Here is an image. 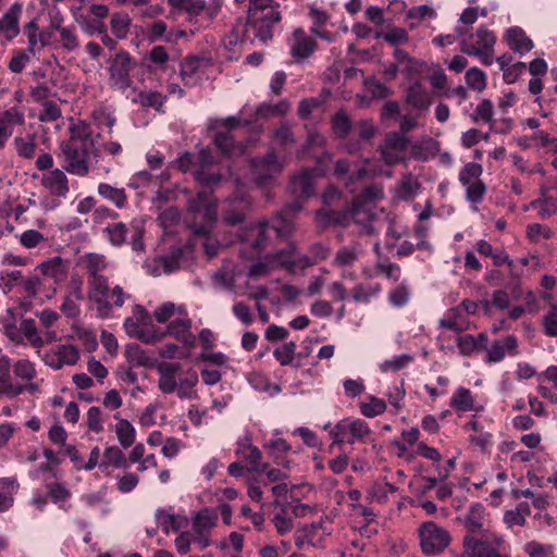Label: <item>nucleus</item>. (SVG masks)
Wrapping results in <instances>:
<instances>
[{
  "instance_id": "obj_52",
  "label": "nucleus",
  "mask_w": 557,
  "mask_h": 557,
  "mask_svg": "<svg viewBox=\"0 0 557 557\" xmlns=\"http://www.w3.org/2000/svg\"><path fill=\"white\" fill-rule=\"evenodd\" d=\"M148 60L157 70L166 71L172 58L165 47L154 46L148 54Z\"/></svg>"
},
{
  "instance_id": "obj_62",
  "label": "nucleus",
  "mask_w": 557,
  "mask_h": 557,
  "mask_svg": "<svg viewBox=\"0 0 557 557\" xmlns=\"http://www.w3.org/2000/svg\"><path fill=\"white\" fill-rule=\"evenodd\" d=\"M0 120L2 122V125H4L7 128L12 129L14 125L24 124L25 115L20 108L12 107L5 110L4 112L0 113Z\"/></svg>"
},
{
  "instance_id": "obj_46",
  "label": "nucleus",
  "mask_w": 557,
  "mask_h": 557,
  "mask_svg": "<svg viewBox=\"0 0 557 557\" xmlns=\"http://www.w3.org/2000/svg\"><path fill=\"white\" fill-rule=\"evenodd\" d=\"M131 23H132V20L127 13H124V12L114 13L110 21L111 30H112L113 35L117 39L126 38V36L129 32Z\"/></svg>"
},
{
  "instance_id": "obj_39",
  "label": "nucleus",
  "mask_w": 557,
  "mask_h": 557,
  "mask_svg": "<svg viewBox=\"0 0 557 557\" xmlns=\"http://www.w3.org/2000/svg\"><path fill=\"white\" fill-rule=\"evenodd\" d=\"M214 145L226 156L236 157L244 153L245 149L242 145H235L230 132H219L214 136Z\"/></svg>"
},
{
  "instance_id": "obj_38",
  "label": "nucleus",
  "mask_w": 557,
  "mask_h": 557,
  "mask_svg": "<svg viewBox=\"0 0 557 557\" xmlns=\"http://www.w3.org/2000/svg\"><path fill=\"white\" fill-rule=\"evenodd\" d=\"M272 139L275 147L282 150H288L296 144V138L287 122H282L272 133Z\"/></svg>"
},
{
  "instance_id": "obj_26",
  "label": "nucleus",
  "mask_w": 557,
  "mask_h": 557,
  "mask_svg": "<svg viewBox=\"0 0 557 557\" xmlns=\"http://www.w3.org/2000/svg\"><path fill=\"white\" fill-rule=\"evenodd\" d=\"M250 210V202L245 196H235L227 200V208L223 212V220L228 225H237L245 221Z\"/></svg>"
},
{
  "instance_id": "obj_29",
  "label": "nucleus",
  "mask_w": 557,
  "mask_h": 557,
  "mask_svg": "<svg viewBox=\"0 0 557 557\" xmlns=\"http://www.w3.org/2000/svg\"><path fill=\"white\" fill-rule=\"evenodd\" d=\"M51 27L58 32L59 42L64 51L74 52L79 48L81 42L77 36L76 27L74 25L64 26L62 25L61 20L54 18L51 22Z\"/></svg>"
},
{
  "instance_id": "obj_40",
  "label": "nucleus",
  "mask_w": 557,
  "mask_h": 557,
  "mask_svg": "<svg viewBox=\"0 0 557 557\" xmlns=\"http://www.w3.org/2000/svg\"><path fill=\"white\" fill-rule=\"evenodd\" d=\"M154 519L157 528H161L165 534H169L170 531L177 532L182 528L178 516L161 508L156 510Z\"/></svg>"
},
{
  "instance_id": "obj_3",
  "label": "nucleus",
  "mask_w": 557,
  "mask_h": 557,
  "mask_svg": "<svg viewBox=\"0 0 557 557\" xmlns=\"http://www.w3.org/2000/svg\"><path fill=\"white\" fill-rule=\"evenodd\" d=\"M455 33L458 35L460 51L468 55L478 57L483 65L494 62L495 34L486 27H479L474 34H468L466 26L457 25Z\"/></svg>"
},
{
  "instance_id": "obj_15",
  "label": "nucleus",
  "mask_w": 557,
  "mask_h": 557,
  "mask_svg": "<svg viewBox=\"0 0 557 557\" xmlns=\"http://www.w3.org/2000/svg\"><path fill=\"white\" fill-rule=\"evenodd\" d=\"M221 10L219 1L207 3L205 0H187L185 12L190 23L197 28L208 27Z\"/></svg>"
},
{
  "instance_id": "obj_57",
  "label": "nucleus",
  "mask_w": 557,
  "mask_h": 557,
  "mask_svg": "<svg viewBox=\"0 0 557 557\" xmlns=\"http://www.w3.org/2000/svg\"><path fill=\"white\" fill-rule=\"evenodd\" d=\"M554 545L542 544L537 541L527 542L523 546V552L529 557H554Z\"/></svg>"
},
{
  "instance_id": "obj_54",
  "label": "nucleus",
  "mask_w": 557,
  "mask_h": 557,
  "mask_svg": "<svg viewBox=\"0 0 557 557\" xmlns=\"http://www.w3.org/2000/svg\"><path fill=\"white\" fill-rule=\"evenodd\" d=\"M381 292L380 284H358L351 290L352 299L357 302H368Z\"/></svg>"
},
{
  "instance_id": "obj_12",
  "label": "nucleus",
  "mask_w": 557,
  "mask_h": 557,
  "mask_svg": "<svg viewBox=\"0 0 557 557\" xmlns=\"http://www.w3.org/2000/svg\"><path fill=\"white\" fill-rule=\"evenodd\" d=\"M280 7H270L265 10L248 13L246 32L252 34L255 39L268 44L273 39L275 25L281 21Z\"/></svg>"
},
{
  "instance_id": "obj_13",
  "label": "nucleus",
  "mask_w": 557,
  "mask_h": 557,
  "mask_svg": "<svg viewBox=\"0 0 557 557\" xmlns=\"http://www.w3.org/2000/svg\"><path fill=\"white\" fill-rule=\"evenodd\" d=\"M420 546L425 555H437L450 544L449 532L433 521L421 524L419 530Z\"/></svg>"
},
{
  "instance_id": "obj_60",
  "label": "nucleus",
  "mask_w": 557,
  "mask_h": 557,
  "mask_svg": "<svg viewBox=\"0 0 557 557\" xmlns=\"http://www.w3.org/2000/svg\"><path fill=\"white\" fill-rule=\"evenodd\" d=\"M385 410V401L374 396H370L368 403H362L360 405V411L367 418H374L383 413Z\"/></svg>"
},
{
  "instance_id": "obj_41",
  "label": "nucleus",
  "mask_w": 557,
  "mask_h": 557,
  "mask_svg": "<svg viewBox=\"0 0 557 557\" xmlns=\"http://www.w3.org/2000/svg\"><path fill=\"white\" fill-rule=\"evenodd\" d=\"M98 194L114 203L117 208H123L126 203V193L124 188H117L107 183L98 185Z\"/></svg>"
},
{
  "instance_id": "obj_20",
  "label": "nucleus",
  "mask_w": 557,
  "mask_h": 557,
  "mask_svg": "<svg viewBox=\"0 0 557 557\" xmlns=\"http://www.w3.org/2000/svg\"><path fill=\"white\" fill-rule=\"evenodd\" d=\"M79 359V350L74 345H57L49 349L42 360L53 370H60L65 366H74Z\"/></svg>"
},
{
  "instance_id": "obj_42",
  "label": "nucleus",
  "mask_w": 557,
  "mask_h": 557,
  "mask_svg": "<svg viewBox=\"0 0 557 557\" xmlns=\"http://www.w3.org/2000/svg\"><path fill=\"white\" fill-rule=\"evenodd\" d=\"M124 329L129 336L138 338L147 344H151L158 339L156 335L145 330L143 324L131 317L125 319Z\"/></svg>"
},
{
  "instance_id": "obj_45",
  "label": "nucleus",
  "mask_w": 557,
  "mask_h": 557,
  "mask_svg": "<svg viewBox=\"0 0 557 557\" xmlns=\"http://www.w3.org/2000/svg\"><path fill=\"white\" fill-rule=\"evenodd\" d=\"M360 251V246L357 244L343 247L336 252L333 264L336 267L352 265L357 261Z\"/></svg>"
},
{
  "instance_id": "obj_48",
  "label": "nucleus",
  "mask_w": 557,
  "mask_h": 557,
  "mask_svg": "<svg viewBox=\"0 0 557 557\" xmlns=\"http://www.w3.org/2000/svg\"><path fill=\"white\" fill-rule=\"evenodd\" d=\"M242 455L251 465L250 471L265 472L268 463H261L262 454L257 446L248 445L242 449Z\"/></svg>"
},
{
  "instance_id": "obj_18",
  "label": "nucleus",
  "mask_w": 557,
  "mask_h": 557,
  "mask_svg": "<svg viewBox=\"0 0 557 557\" xmlns=\"http://www.w3.org/2000/svg\"><path fill=\"white\" fill-rule=\"evenodd\" d=\"M69 272V264L61 257L55 256L38 263L33 274L39 275L42 280V287L47 281H51L54 285L63 282Z\"/></svg>"
},
{
  "instance_id": "obj_4",
  "label": "nucleus",
  "mask_w": 557,
  "mask_h": 557,
  "mask_svg": "<svg viewBox=\"0 0 557 557\" xmlns=\"http://www.w3.org/2000/svg\"><path fill=\"white\" fill-rule=\"evenodd\" d=\"M92 140L86 137H71L60 145L59 159L70 174L86 176L89 173L88 156Z\"/></svg>"
},
{
  "instance_id": "obj_19",
  "label": "nucleus",
  "mask_w": 557,
  "mask_h": 557,
  "mask_svg": "<svg viewBox=\"0 0 557 557\" xmlns=\"http://www.w3.org/2000/svg\"><path fill=\"white\" fill-rule=\"evenodd\" d=\"M81 264L87 274V286L106 281L104 272L110 268V261L104 255L87 252L81 257Z\"/></svg>"
},
{
  "instance_id": "obj_37",
  "label": "nucleus",
  "mask_w": 557,
  "mask_h": 557,
  "mask_svg": "<svg viewBox=\"0 0 557 557\" xmlns=\"http://www.w3.org/2000/svg\"><path fill=\"white\" fill-rule=\"evenodd\" d=\"M114 419L117 420L115 424V434L120 445L123 448L131 447L136 438L135 428L128 420L119 418V414H115Z\"/></svg>"
},
{
  "instance_id": "obj_1",
  "label": "nucleus",
  "mask_w": 557,
  "mask_h": 557,
  "mask_svg": "<svg viewBox=\"0 0 557 557\" xmlns=\"http://www.w3.org/2000/svg\"><path fill=\"white\" fill-rule=\"evenodd\" d=\"M156 369L159 375L158 387L163 394L176 393L181 399L194 397L193 388L199 379L193 368L182 371L180 362H160Z\"/></svg>"
},
{
  "instance_id": "obj_47",
  "label": "nucleus",
  "mask_w": 557,
  "mask_h": 557,
  "mask_svg": "<svg viewBox=\"0 0 557 557\" xmlns=\"http://www.w3.org/2000/svg\"><path fill=\"white\" fill-rule=\"evenodd\" d=\"M164 99L165 98L158 91H139L135 94L132 101L159 111L164 103Z\"/></svg>"
},
{
  "instance_id": "obj_43",
  "label": "nucleus",
  "mask_w": 557,
  "mask_h": 557,
  "mask_svg": "<svg viewBox=\"0 0 557 557\" xmlns=\"http://www.w3.org/2000/svg\"><path fill=\"white\" fill-rule=\"evenodd\" d=\"M182 259L183 251L180 248L171 251L169 256L159 258L158 260H156L158 274H170L176 271L177 269H180Z\"/></svg>"
},
{
  "instance_id": "obj_6",
  "label": "nucleus",
  "mask_w": 557,
  "mask_h": 557,
  "mask_svg": "<svg viewBox=\"0 0 557 557\" xmlns=\"http://www.w3.org/2000/svg\"><path fill=\"white\" fill-rule=\"evenodd\" d=\"M187 213L191 215L189 227L197 235H208L216 221V203L211 195L199 191L188 198Z\"/></svg>"
},
{
  "instance_id": "obj_36",
  "label": "nucleus",
  "mask_w": 557,
  "mask_h": 557,
  "mask_svg": "<svg viewBox=\"0 0 557 557\" xmlns=\"http://www.w3.org/2000/svg\"><path fill=\"white\" fill-rule=\"evenodd\" d=\"M450 406L456 411H461V412L478 410L475 407V400H474V397H473L471 391L466 387H462V386L458 387L454 392L451 399H450Z\"/></svg>"
},
{
  "instance_id": "obj_2",
  "label": "nucleus",
  "mask_w": 557,
  "mask_h": 557,
  "mask_svg": "<svg viewBox=\"0 0 557 557\" xmlns=\"http://www.w3.org/2000/svg\"><path fill=\"white\" fill-rule=\"evenodd\" d=\"M42 289V280L37 274L24 275L15 269L0 270V290L4 295L16 294L22 307H29Z\"/></svg>"
},
{
  "instance_id": "obj_49",
  "label": "nucleus",
  "mask_w": 557,
  "mask_h": 557,
  "mask_svg": "<svg viewBox=\"0 0 557 557\" xmlns=\"http://www.w3.org/2000/svg\"><path fill=\"white\" fill-rule=\"evenodd\" d=\"M421 188L418 177L412 174L405 175L399 182V197L404 200L416 197Z\"/></svg>"
},
{
  "instance_id": "obj_14",
  "label": "nucleus",
  "mask_w": 557,
  "mask_h": 557,
  "mask_svg": "<svg viewBox=\"0 0 557 557\" xmlns=\"http://www.w3.org/2000/svg\"><path fill=\"white\" fill-rule=\"evenodd\" d=\"M274 269H285L290 273L297 270H304L314 264V261L306 255H301L296 250L294 244H289L286 249L270 253Z\"/></svg>"
},
{
  "instance_id": "obj_16",
  "label": "nucleus",
  "mask_w": 557,
  "mask_h": 557,
  "mask_svg": "<svg viewBox=\"0 0 557 557\" xmlns=\"http://www.w3.org/2000/svg\"><path fill=\"white\" fill-rule=\"evenodd\" d=\"M282 169L283 165L274 151H270L264 158L252 160V175L260 187L268 186Z\"/></svg>"
},
{
  "instance_id": "obj_22",
  "label": "nucleus",
  "mask_w": 557,
  "mask_h": 557,
  "mask_svg": "<svg viewBox=\"0 0 557 557\" xmlns=\"http://www.w3.org/2000/svg\"><path fill=\"white\" fill-rule=\"evenodd\" d=\"M317 170H304L295 175L289 184V190L296 198H308L314 194Z\"/></svg>"
},
{
  "instance_id": "obj_31",
  "label": "nucleus",
  "mask_w": 557,
  "mask_h": 557,
  "mask_svg": "<svg viewBox=\"0 0 557 557\" xmlns=\"http://www.w3.org/2000/svg\"><path fill=\"white\" fill-rule=\"evenodd\" d=\"M406 102L416 110L428 111L433 97L420 83H414L407 90Z\"/></svg>"
},
{
  "instance_id": "obj_5",
  "label": "nucleus",
  "mask_w": 557,
  "mask_h": 557,
  "mask_svg": "<svg viewBox=\"0 0 557 557\" xmlns=\"http://www.w3.org/2000/svg\"><path fill=\"white\" fill-rule=\"evenodd\" d=\"M88 299L95 306L99 318H109L114 309H120L131 295L120 285L112 286L109 278L88 287Z\"/></svg>"
},
{
  "instance_id": "obj_44",
  "label": "nucleus",
  "mask_w": 557,
  "mask_h": 557,
  "mask_svg": "<svg viewBox=\"0 0 557 557\" xmlns=\"http://www.w3.org/2000/svg\"><path fill=\"white\" fill-rule=\"evenodd\" d=\"M0 330L12 342L22 343L20 327L16 325L14 312L8 309L4 317L0 318Z\"/></svg>"
},
{
  "instance_id": "obj_33",
  "label": "nucleus",
  "mask_w": 557,
  "mask_h": 557,
  "mask_svg": "<svg viewBox=\"0 0 557 557\" xmlns=\"http://www.w3.org/2000/svg\"><path fill=\"white\" fill-rule=\"evenodd\" d=\"M440 151V144L432 137H423L411 146V156L419 161H428Z\"/></svg>"
},
{
  "instance_id": "obj_59",
  "label": "nucleus",
  "mask_w": 557,
  "mask_h": 557,
  "mask_svg": "<svg viewBox=\"0 0 557 557\" xmlns=\"http://www.w3.org/2000/svg\"><path fill=\"white\" fill-rule=\"evenodd\" d=\"M465 79L468 87L473 90L483 91L486 88V75L478 67L469 69L465 74Z\"/></svg>"
},
{
  "instance_id": "obj_25",
  "label": "nucleus",
  "mask_w": 557,
  "mask_h": 557,
  "mask_svg": "<svg viewBox=\"0 0 557 557\" xmlns=\"http://www.w3.org/2000/svg\"><path fill=\"white\" fill-rule=\"evenodd\" d=\"M506 352L512 356L519 354L518 339L515 335H507L503 341L493 342L486 349L485 361L487 363L500 362L505 358Z\"/></svg>"
},
{
  "instance_id": "obj_27",
  "label": "nucleus",
  "mask_w": 557,
  "mask_h": 557,
  "mask_svg": "<svg viewBox=\"0 0 557 557\" xmlns=\"http://www.w3.org/2000/svg\"><path fill=\"white\" fill-rule=\"evenodd\" d=\"M23 5L20 2L13 3L9 10L0 18V33L11 40L20 34V16L22 14Z\"/></svg>"
},
{
  "instance_id": "obj_10",
  "label": "nucleus",
  "mask_w": 557,
  "mask_h": 557,
  "mask_svg": "<svg viewBox=\"0 0 557 557\" xmlns=\"http://www.w3.org/2000/svg\"><path fill=\"white\" fill-rule=\"evenodd\" d=\"M108 84L117 91L125 92L128 89L135 94L131 72L136 67V61L127 51H119L109 60Z\"/></svg>"
},
{
  "instance_id": "obj_32",
  "label": "nucleus",
  "mask_w": 557,
  "mask_h": 557,
  "mask_svg": "<svg viewBox=\"0 0 557 557\" xmlns=\"http://www.w3.org/2000/svg\"><path fill=\"white\" fill-rule=\"evenodd\" d=\"M218 513L209 508L196 512L193 517V532L195 534H210L218 524Z\"/></svg>"
},
{
  "instance_id": "obj_28",
  "label": "nucleus",
  "mask_w": 557,
  "mask_h": 557,
  "mask_svg": "<svg viewBox=\"0 0 557 557\" xmlns=\"http://www.w3.org/2000/svg\"><path fill=\"white\" fill-rule=\"evenodd\" d=\"M41 184L51 195L57 197H65L70 190L67 177L60 169L46 173L41 178Z\"/></svg>"
},
{
  "instance_id": "obj_56",
  "label": "nucleus",
  "mask_w": 557,
  "mask_h": 557,
  "mask_svg": "<svg viewBox=\"0 0 557 557\" xmlns=\"http://www.w3.org/2000/svg\"><path fill=\"white\" fill-rule=\"evenodd\" d=\"M14 376L25 382H30L36 377L35 364L27 359H20L13 366Z\"/></svg>"
},
{
  "instance_id": "obj_21",
  "label": "nucleus",
  "mask_w": 557,
  "mask_h": 557,
  "mask_svg": "<svg viewBox=\"0 0 557 557\" xmlns=\"http://www.w3.org/2000/svg\"><path fill=\"white\" fill-rule=\"evenodd\" d=\"M178 315L180 318L173 320L168 325L166 333L183 343L186 347H193L196 344V335L191 332V320L187 318L183 307H178Z\"/></svg>"
},
{
  "instance_id": "obj_30",
  "label": "nucleus",
  "mask_w": 557,
  "mask_h": 557,
  "mask_svg": "<svg viewBox=\"0 0 557 557\" xmlns=\"http://www.w3.org/2000/svg\"><path fill=\"white\" fill-rule=\"evenodd\" d=\"M504 39L513 52L521 55L531 51L534 46L531 38H529L520 27H511L507 29L504 35Z\"/></svg>"
},
{
  "instance_id": "obj_53",
  "label": "nucleus",
  "mask_w": 557,
  "mask_h": 557,
  "mask_svg": "<svg viewBox=\"0 0 557 557\" xmlns=\"http://www.w3.org/2000/svg\"><path fill=\"white\" fill-rule=\"evenodd\" d=\"M103 462L100 463V468L107 466H114L116 468H127L128 461L125 458L124 454L116 446H109L106 448L103 454Z\"/></svg>"
},
{
  "instance_id": "obj_17",
  "label": "nucleus",
  "mask_w": 557,
  "mask_h": 557,
  "mask_svg": "<svg viewBox=\"0 0 557 557\" xmlns=\"http://www.w3.org/2000/svg\"><path fill=\"white\" fill-rule=\"evenodd\" d=\"M409 140L403 134L389 133L380 147L382 160L388 165H395L406 159Z\"/></svg>"
},
{
  "instance_id": "obj_64",
  "label": "nucleus",
  "mask_w": 557,
  "mask_h": 557,
  "mask_svg": "<svg viewBox=\"0 0 557 557\" xmlns=\"http://www.w3.org/2000/svg\"><path fill=\"white\" fill-rule=\"evenodd\" d=\"M544 333L549 337H557V302L549 305V310L542 321Z\"/></svg>"
},
{
  "instance_id": "obj_8",
  "label": "nucleus",
  "mask_w": 557,
  "mask_h": 557,
  "mask_svg": "<svg viewBox=\"0 0 557 557\" xmlns=\"http://www.w3.org/2000/svg\"><path fill=\"white\" fill-rule=\"evenodd\" d=\"M348 218H350L356 224L362 226V230L367 234H372L374 232L372 222L376 218V207L374 203L354 200L351 210L343 216L331 210H321L317 213L318 222L325 225L332 223L345 224L347 223Z\"/></svg>"
},
{
  "instance_id": "obj_50",
  "label": "nucleus",
  "mask_w": 557,
  "mask_h": 557,
  "mask_svg": "<svg viewBox=\"0 0 557 557\" xmlns=\"http://www.w3.org/2000/svg\"><path fill=\"white\" fill-rule=\"evenodd\" d=\"M406 16L409 21H411L409 23V28L413 29L424 18H434L436 16V13L431 7L422 4L410 8L407 11Z\"/></svg>"
},
{
  "instance_id": "obj_35",
  "label": "nucleus",
  "mask_w": 557,
  "mask_h": 557,
  "mask_svg": "<svg viewBox=\"0 0 557 557\" xmlns=\"http://www.w3.org/2000/svg\"><path fill=\"white\" fill-rule=\"evenodd\" d=\"M290 110V103L283 99L277 103L262 102L255 110L256 119H271L274 116H285Z\"/></svg>"
},
{
  "instance_id": "obj_7",
  "label": "nucleus",
  "mask_w": 557,
  "mask_h": 557,
  "mask_svg": "<svg viewBox=\"0 0 557 557\" xmlns=\"http://www.w3.org/2000/svg\"><path fill=\"white\" fill-rule=\"evenodd\" d=\"M265 227H270L282 238H288L295 231L293 219L281 211L270 221L251 225L247 228L245 233L240 235L242 242L249 245L255 252H259L267 242Z\"/></svg>"
},
{
  "instance_id": "obj_58",
  "label": "nucleus",
  "mask_w": 557,
  "mask_h": 557,
  "mask_svg": "<svg viewBox=\"0 0 557 557\" xmlns=\"http://www.w3.org/2000/svg\"><path fill=\"white\" fill-rule=\"evenodd\" d=\"M351 128V120L344 110H339L332 117V129L337 137H345Z\"/></svg>"
},
{
  "instance_id": "obj_34",
  "label": "nucleus",
  "mask_w": 557,
  "mask_h": 557,
  "mask_svg": "<svg viewBox=\"0 0 557 557\" xmlns=\"http://www.w3.org/2000/svg\"><path fill=\"white\" fill-rule=\"evenodd\" d=\"M485 519V507L480 503L473 504L465 516V527L471 533L480 532L484 528Z\"/></svg>"
},
{
  "instance_id": "obj_61",
  "label": "nucleus",
  "mask_w": 557,
  "mask_h": 557,
  "mask_svg": "<svg viewBox=\"0 0 557 557\" xmlns=\"http://www.w3.org/2000/svg\"><path fill=\"white\" fill-rule=\"evenodd\" d=\"M13 143L20 157L25 159L34 158L37 148L34 137H15Z\"/></svg>"
},
{
  "instance_id": "obj_11",
  "label": "nucleus",
  "mask_w": 557,
  "mask_h": 557,
  "mask_svg": "<svg viewBox=\"0 0 557 557\" xmlns=\"http://www.w3.org/2000/svg\"><path fill=\"white\" fill-rule=\"evenodd\" d=\"M329 434L332 438L330 447L339 446L345 443L352 445L355 443H364L367 437L371 435V429L361 419L345 418L332 426Z\"/></svg>"
},
{
  "instance_id": "obj_63",
  "label": "nucleus",
  "mask_w": 557,
  "mask_h": 557,
  "mask_svg": "<svg viewBox=\"0 0 557 557\" xmlns=\"http://www.w3.org/2000/svg\"><path fill=\"white\" fill-rule=\"evenodd\" d=\"M376 37H382L386 42L392 46L406 44L409 40L408 33L401 27H392L386 33H377Z\"/></svg>"
},
{
  "instance_id": "obj_51",
  "label": "nucleus",
  "mask_w": 557,
  "mask_h": 557,
  "mask_svg": "<svg viewBox=\"0 0 557 557\" xmlns=\"http://www.w3.org/2000/svg\"><path fill=\"white\" fill-rule=\"evenodd\" d=\"M22 334L27 338L33 347L39 348L44 346V339L39 335L38 330L36 327L35 321L33 319H24L20 325V336Z\"/></svg>"
},
{
  "instance_id": "obj_24",
  "label": "nucleus",
  "mask_w": 557,
  "mask_h": 557,
  "mask_svg": "<svg viewBox=\"0 0 557 557\" xmlns=\"http://www.w3.org/2000/svg\"><path fill=\"white\" fill-rule=\"evenodd\" d=\"M289 48L293 58L305 60L314 52L317 42L302 28H296L289 40Z\"/></svg>"
},
{
  "instance_id": "obj_23",
  "label": "nucleus",
  "mask_w": 557,
  "mask_h": 557,
  "mask_svg": "<svg viewBox=\"0 0 557 557\" xmlns=\"http://www.w3.org/2000/svg\"><path fill=\"white\" fill-rule=\"evenodd\" d=\"M197 163L199 169L195 172V178L205 186H214L220 183L221 175L209 171L214 163V158L210 149H201L198 154Z\"/></svg>"
},
{
  "instance_id": "obj_55",
  "label": "nucleus",
  "mask_w": 557,
  "mask_h": 557,
  "mask_svg": "<svg viewBox=\"0 0 557 557\" xmlns=\"http://www.w3.org/2000/svg\"><path fill=\"white\" fill-rule=\"evenodd\" d=\"M531 207L537 209L541 219H549L557 213V203L553 197H543L531 202Z\"/></svg>"
},
{
  "instance_id": "obj_9",
  "label": "nucleus",
  "mask_w": 557,
  "mask_h": 557,
  "mask_svg": "<svg viewBox=\"0 0 557 557\" xmlns=\"http://www.w3.org/2000/svg\"><path fill=\"white\" fill-rule=\"evenodd\" d=\"M504 539L499 535L475 536L467 534L462 541V552L455 557H511L503 552Z\"/></svg>"
}]
</instances>
